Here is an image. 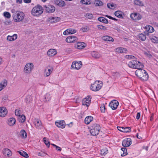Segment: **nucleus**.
<instances>
[{
    "label": "nucleus",
    "instance_id": "1",
    "mask_svg": "<svg viewBox=\"0 0 158 158\" xmlns=\"http://www.w3.org/2000/svg\"><path fill=\"white\" fill-rule=\"evenodd\" d=\"M135 75L142 80L146 81L148 80V76L147 73L144 70L139 69L135 72Z\"/></svg>",
    "mask_w": 158,
    "mask_h": 158
},
{
    "label": "nucleus",
    "instance_id": "2",
    "mask_svg": "<svg viewBox=\"0 0 158 158\" xmlns=\"http://www.w3.org/2000/svg\"><path fill=\"white\" fill-rule=\"evenodd\" d=\"M44 12V9L40 5H37L34 7L31 11V15L35 16L41 15Z\"/></svg>",
    "mask_w": 158,
    "mask_h": 158
},
{
    "label": "nucleus",
    "instance_id": "3",
    "mask_svg": "<svg viewBox=\"0 0 158 158\" xmlns=\"http://www.w3.org/2000/svg\"><path fill=\"white\" fill-rule=\"evenodd\" d=\"M25 17L24 14L21 11H17L13 15L14 21L15 22H22Z\"/></svg>",
    "mask_w": 158,
    "mask_h": 158
},
{
    "label": "nucleus",
    "instance_id": "4",
    "mask_svg": "<svg viewBox=\"0 0 158 158\" xmlns=\"http://www.w3.org/2000/svg\"><path fill=\"white\" fill-rule=\"evenodd\" d=\"M128 66L131 68L139 69L143 68V65L139 61L137 60H132L128 64Z\"/></svg>",
    "mask_w": 158,
    "mask_h": 158
},
{
    "label": "nucleus",
    "instance_id": "5",
    "mask_svg": "<svg viewBox=\"0 0 158 158\" xmlns=\"http://www.w3.org/2000/svg\"><path fill=\"white\" fill-rule=\"evenodd\" d=\"M102 85L103 83L102 81H96L91 84L90 89L93 91L96 92L101 89Z\"/></svg>",
    "mask_w": 158,
    "mask_h": 158
},
{
    "label": "nucleus",
    "instance_id": "6",
    "mask_svg": "<svg viewBox=\"0 0 158 158\" xmlns=\"http://www.w3.org/2000/svg\"><path fill=\"white\" fill-rule=\"evenodd\" d=\"M34 65L32 63H28L25 65L23 69L24 73L26 75L30 74L34 69Z\"/></svg>",
    "mask_w": 158,
    "mask_h": 158
},
{
    "label": "nucleus",
    "instance_id": "7",
    "mask_svg": "<svg viewBox=\"0 0 158 158\" xmlns=\"http://www.w3.org/2000/svg\"><path fill=\"white\" fill-rule=\"evenodd\" d=\"M90 129V131L91 135L95 136L99 134L100 127L99 125L95 124L91 126Z\"/></svg>",
    "mask_w": 158,
    "mask_h": 158
},
{
    "label": "nucleus",
    "instance_id": "8",
    "mask_svg": "<svg viewBox=\"0 0 158 158\" xmlns=\"http://www.w3.org/2000/svg\"><path fill=\"white\" fill-rule=\"evenodd\" d=\"M44 7L46 13H52L55 10V7L52 5H45Z\"/></svg>",
    "mask_w": 158,
    "mask_h": 158
},
{
    "label": "nucleus",
    "instance_id": "9",
    "mask_svg": "<svg viewBox=\"0 0 158 158\" xmlns=\"http://www.w3.org/2000/svg\"><path fill=\"white\" fill-rule=\"evenodd\" d=\"M81 66L82 64L81 61H75L72 63L71 67L74 69H79L81 68Z\"/></svg>",
    "mask_w": 158,
    "mask_h": 158
},
{
    "label": "nucleus",
    "instance_id": "10",
    "mask_svg": "<svg viewBox=\"0 0 158 158\" xmlns=\"http://www.w3.org/2000/svg\"><path fill=\"white\" fill-rule=\"evenodd\" d=\"M7 110L5 107H0V117H5L7 114Z\"/></svg>",
    "mask_w": 158,
    "mask_h": 158
},
{
    "label": "nucleus",
    "instance_id": "11",
    "mask_svg": "<svg viewBox=\"0 0 158 158\" xmlns=\"http://www.w3.org/2000/svg\"><path fill=\"white\" fill-rule=\"evenodd\" d=\"M77 38L75 36H69L66 39V41L68 43H73L77 41Z\"/></svg>",
    "mask_w": 158,
    "mask_h": 158
},
{
    "label": "nucleus",
    "instance_id": "12",
    "mask_svg": "<svg viewBox=\"0 0 158 158\" xmlns=\"http://www.w3.org/2000/svg\"><path fill=\"white\" fill-rule=\"evenodd\" d=\"M131 144V139L129 138L125 139L122 142V145L124 147H129Z\"/></svg>",
    "mask_w": 158,
    "mask_h": 158
},
{
    "label": "nucleus",
    "instance_id": "13",
    "mask_svg": "<svg viewBox=\"0 0 158 158\" xmlns=\"http://www.w3.org/2000/svg\"><path fill=\"white\" fill-rule=\"evenodd\" d=\"M130 17L134 20H138L141 18V15L136 13H132L130 15Z\"/></svg>",
    "mask_w": 158,
    "mask_h": 158
},
{
    "label": "nucleus",
    "instance_id": "14",
    "mask_svg": "<svg viewBox=\"0 0 158 158\" xmlns=\"http://www.w3.org/2000/svg\"><path fill=\"white\" fill-rule=\"evenodd\" d=\"M60 17H50L47 19V22L50 23H56L60 20Z\"/></svg>",
    "mask_w": 158,
    "mask_h": 158
},
{
    "label": "nucleus",
    "instance_id": "15",
    "mask_svg": "<svg viewBox=\"0 0 158 158\" xmlns=\"http://www.w3.org/2000/svg\"><path fill=\"white\" fill-rule=\"evenodd\" d=\"M119 103L116 100H114L111 101L109 104V106L113 110L116 109L118 106Z\"/></svg>",
    "mask_w": 158,
    "mask_h": 158
},
{
    "label": "nucleus",
    "instance_id": "16",
    "mask_svg": "<svg viewBox=\"0 0 158 158\" xmlns=\"http://www.w3.org/2000/svg\"><path fill=\"white\" fill-rule=\"evenodd\" d=\"M91 98L90 96H88L86 98H84L82 102V104L86 105L87 107L89 106Z\"/></svg>",
    "mask_w": 158,
    "mask_h": 158
},
{
    "label": "nucleus",
    "instance_id": "17",
    "mask_svg": "<svg viewBox=\"0 0 158 158\" xmlns=\"http://www.w3.org/2000/svg\"><path fill=\"white\" fill-rule=\"evenodd\" d=\"M53 2L55 4L60 7H63L66 5L65 2L62 0H54Z\"/></svg>",
    "mask_w": 158,
    "mask_h": 158
},
{
    "label": "nucleus",
    "instance_id": "18",
    "mask_svg": "<svg viewBox=\"0 0 158 158\" xmlns=\"http://www.w3.org/2000/svg\"><path fill=\"white\" fill-rule=\"evenodd\" d=\"M77 31L76 30L72 28L67 29L63 32L64 35H68L69 34H73L75 33Z\"/></svg>",
    "mask_w": 158,
    "mask_h": 158
},
{
    "label": "nucleus",
    "instance_id": "19",
    "mask_svg": "<svg viewBox=\"0 0 158 158\" xmlns=\"http://www.w3.org/2000/svg\"><path fill=\"white\" fill-rule=\"evenodd\" d=\"M85 44L84 43L79 42L75 44V47L78 49H82L85 47Z\"/></svg>",
    "mask_w": 158,
    "mask_h": 158
},
{
    "label": "nucleus",
    "instance_id": "20",
    "mask_svg": "<svg viewBox=\"0 0 158 158\" xmlns=\"http://www.w3.org/2000/svg\"><path fill=\"white\" fill-rule=\"evenodd\" d=\"M57 52L55 49H51L47 52V55L48 56H53L55 55Z\"/></svg>",
    "mask_w": 158,
    "mask_h": 158
},
{
    "label": "nucleus",
    "instance_id": "21",
    "mask_svg": "<svg viewBox=\"0 0 158 158\" xmlns=\"http://www.w3.org/2000/svg\"><path fill=\"white\" fill-rule=\"evenodd\" d=\"M56 125L60 128H63L65 126V123L64 121H60L59 122H56Z\"/></svg>",
    "mask_w": 158,
    "mask_h": 158
},
{
    "label": "nucleus",
    "instance_id": "22",
    "mask_svg": "<svg viewBox=\"0 0 158 158\" xmlns=\"http://www.w3.org/2000/svg\"><path fill=\"white\" fill-rule=\"evenodd\" d=\"M3 154L5 156H10L12 155L11 152L7 148L3 149L2 151Z\"/></svg>",
    "mask_w": 158,
    "mask_h": 158
},
{
    "label": "nucleus",
    "instance_id": "23",
    "mask_svg": "<svg viewBox=\"0 0 158 158\" xmlns=\"http://www.w3.org/2000/svg\"><path fill=\"white\" fill-rule=\"evenodd\" d=\"M115 51L118 53H125L127 52V50L126 48L120 47L116 48Z\"/></svg>",
    "mask_w": 158,
    "mask_h": 158
},
{
    "label": "nucleus",
    "instance_id": "24",
    "mask_svg": "<svg viewBox=\"0 0 158 158\" xmlns=\"http://www.w3.org/2000/svg\"><path fill=\"white\" fill-rule=\"evenodd\" d=\"M7 85V81L6 80H4L0 84V91L4 89Z\"/></svg>",
    "mask_w": 158,
    "mask_h": 158
},
{
    "label": "nucleus",
    "instance_id": "25",
    "mask_svg": "<svg viewBox=\"0 0 158 158\" xmlns=\"http://www.w3.org/2000/svg\"><path fill=\"white\" fill-rule=\"evenodd\" d=\"M15 119L13 118H11L8 120V124L10 126H13L15 124Z\"/></svg>",
    "mask_w": 158,
    "mask_h": 158
},
{
    "label": "nucleus",
    "instance_id": "26",
    "mask_svg": "<svg viewBox=\"0 0 158 158\" xmlns=\"http://www.w3.org/2000/svg\"><path fill=\"white\" fill-rule=\"evenodd\" d=\"M102 39L103 40L105 41L112 42H113L114 41V39L112 37L108 35H106L103 36L102 37Z\"/></svg>",
    "mask_w": 158,
    "mask_h": 158
},
{
    "label": "nucleus",
    "instance_id": "27",
    "mask_svg": "<svg viewBox=\"0 0 158 158\" xmlns=\"http://www.w3.org/2000/svg\"><path fill=\"white\" fill-rule=\"evenodd\" d=\"M17 38V35L16 34H14L12 36L8 35L7 36V40L10 41H13Z\"/></svg>",
    "mask_w": 158,
    "mask_h": 158
},
{
    "label": "nucleus",
    "instance_id": "28",
    "mask_svg": "<svg viewBox=\"0 0 158 158\" xmlns=\"http://www.w3.org/2000/svg\"><path fill=\"white\" fill-rule=\"evenodd\" d=\"M93 118L91 116H88L86 117L85 119V124H88L93 120Z\"/></svg>",
    "mask_w": 158,
    "mask_h": 158
},
{
    "label": "nucleus",
    "instance_id": "29",
    "mask_svg": "<svg viewBox=\"0 0 158 158\" xmlns=\"http://www.w3.org/2000/svg\"><path fill=\"white\" fill-rule=\"evenodd\" d=\"M52 69H50L48 68V67H47V69H45L44 70V73L46 76H49L52 73Z\"/></svg>",
    "mask_w": 158,
    "mask_h": 158
},
{
    "label": "nucleus",
    "instance_id": "30",
    "mask_svg": "<svg viewBox=\"0 0 158 158\" xmlns=\"http://www.w3.org/2000/svg\"><path fill=\"white\" fill-rule=\"evenodd\" d=\"M17 152L22 156L26 158H28L29 156L28 154L26 152L23 151H18Z\"/></svg>",
    "mask_w": 158,
    "mask_h": 158
},
{
    "label": "nucleus",
    "instance_id": "31",
    "mask_svg": "<svg viewBox=\"0 0 158 158\" xmlns=\"http://www.w3.org/2000/svg\"><path fill=\"white\" fill-rule=\"evenodd\" d=\"M146 30L149 33H152L154 31V29L153 28L149 25L145 27Z\"/></svg>",
    "mask_w": 158,
    "mask_h": 158
},
{
    "label": "nucleus",
    "instance_id": "32",
    "mask_svg": "<svg viewBox=\"0 0 158 158\" xmlns=\"http://www.w3.org/2000/svg\"><path fill=\"white\" fill-rule=\"evenodd\" d=\"M91 54L93 57L95 58H98L101 57L100 55L98 53L95 51L92 52Z\"/></svg>",
    "mask_w": 158,
    "mask_h": 158
},
{
    "label": "nucleus",
    "instance_id": "33",
    "mask_svg": "<svg viewBox=\"0 0 158 158\" xmlns=\"http://www.w3.org/2000/svg\"><path fill=\"white\" fill-rule=\"evenodd\" d=\"M94 3L96 6H102L103 5L102 2L99 0H95Z\"/></svg>",
    "mask_w": 158,
    "mask_h": 158
},
{
    "label": "nucleus",
    "instance_id": "34",
    "mask_svg": "<svg viewBox=\"0 0 158 158\" xmlns=\"http://www.w3.org/2000/svg\"><path fill=\"white\" fill-rule=\"evenodd\" d=\"M98 20L101 22L103 23H108V21L107 19H106L103 17H99L98 18Z\"/></svg>",
    "mask_w": 158,
    "mask_h": 158
},
{
    "label": "nucleus",
    "instance_id": "35",
    "mask_svg": "<svg viewBox=\"0 0 158 158\" xmlns=\"http://www.w3.org/2000/svg\"><path fill=\"white\" fill-rule=\"evenodd\" d=\"M150 39L152 41L155 43H158V38L153 36L152 37H150Z\"/></svg>",
    "mask_w": 158,
    "mask_h": 158
},
{
    "label": "nucleus",
    "instance_id": "36",
    "mask_svg": "<svg viewBox=\"0 0 158 158\" xmlns=\"http://www.w3.org/2000/svg\"><path fill=\"white\" fill-rule=\"evenodd\" d=\"M36 128H39L41 124V122L40 121L37 119L34 122Z\"/></svg>",
    "mask_w": 158,
    "mask_h": 158
},
{
    "label": "nucleus",
    "instance_id": "37",
    "mask_svg": "<svg viewBox=\"0 0 158 158\" xmlns=\"http://www.w3.org/2000/svg\"><path fill=\"white\" fill-rule=\"evenodd\" d=\"M20 135L22 138L25 139L27 137V135L25 130H22L20 132Z\"/></svg>",
    "mask_w": 158,
    "mask_h": 158
},
{
    "label": "nucleus",
    "instance_id": "38",
    "mask_svg": "<svg viewBox=\"0 0 158 158\" xmlns=\"http://www.w3.org/2000/svg\"><path fill=\"white\" fill-rule=\"evenodd\" d=\"M139 37V39L143 41L145 40L146 38V35L143 33L140 34Z\"/></svg>",
    "mask_w": 158,
    "mask_h": 158
},
{
    "label": "nucleus",
    "instance_id": "39",
    "mask_svg": "<svg viewBox=\"0 0 158 158\" xmlns=\"http://www.w3.org/2000/svg\"><path fill=\"white\" fill-rule=\"evenodd\" d=\"M44 100L45 101H48L51 99L50 94L49 93H47L44 95Z\"/></svg>",
    "mask_w": 158,
    "mask_h": 158
},
{
    "label": "nucleus",
    "instance_id": "40",
    "mask_svg": "<svg viewBox=\"0 0 158 158\" xmlns=\"http://www.w3.org/2000/svg\"><path fill=\"white\" fill-rule=\"evenodd\" d=\"M122 12L120 11H117L114 13L115 15L118 17L121 18L122 17Z\"/></svg>",
    "mask_w": 158,
    "mask_h": 158
},
{
    "label": "nucleus",
    "instance_id": "41",
    "mask_svg": "<svg viewBox=\"0 0 158 158\" xmlns=\"http://www.w3.org/2000/svg\"><path fill=\"white\" fill-rule=\"evenodd\" d=\"M80 2L83 4L89 5L90 4V0H81Z\"/></svg>",
    "mask_w": 158,
    "mask_h": 158
},
{
    "label": "nucleus",
    "instance_id": "42",
    "mask_svg": "<svg viewBox=\"0 0 158 158\" xmlns=\"http://www.w3.org/2000/svg\"><path fill=\"white\" fill-rule=\"evenodd\" d=\"M121 151L123 152V154L121 155V156H123L127 155V149L125 148H121Z\"/></svg>",
    "mask_w": 158,
    "mask_h": 158
},
{
    "label": "nucleus",
    "instance_id": "43",
    "mask_svg": "<svg viewBox=\"0 0 158 158\" xmlns=\"http://www.w3.org/2000/svg\"><path fill=\"white\" fill-rule=\"evenodd\" d=\"M108 152V150L106 149H102L101 151V154L102 155H105Z\"/></svg>",
    "mask_w": 158,
    "mask_h": 158
},
{
    "label": "nucleus",
    "instance_id": "44",
    "mask_svg": "<svg viewBox=\"0 0 158 158\" xmlns=\"http://www.w3.org/2000/svg\"><path fill=\"white\" fill-rule=\"evenodd\" d=\"M134 3L137 5L143 6V4L142 2L139 0H135L134 1Z\"/></svg>",
    "mask_w": 158,
    "mask_h": 158
},
{
    "label": "nucleus",
    "instance_id": "45",
    "mask_svg": "<svg viewBox=\"0 0 158 158\" xmlns=\"http://www.w3.org/2000/svg\"><path fill=\"white\" fill-rule=\"evenodd\" d=\"M4 17L7 19H9L11 17V15L10 13L7 12H5L3 13Z\"/></svg>",
    "mask_w": 158,
    "mask_h": 158
},
{
    "label": "nucleus",
    "instance_id": "46",
    "mask_svg": "<svg viewBox=\"0 0 158 158\" xmlns=\"http://www.w3.org/2000/svg\"><path fill=\"white\" fill-rule=\"evenodd\" d=\"M19 119L20 122H21L22 123H23L25 122L26 120L25 116L23 114L20 117Z\"/></svg>",
    "mask_w": 158,
    "mask_h": 158
},
{
    "label": "nucleus",
    "instance_id": "47",
    "mask_svg": "<svg viewBox=\"0 0 158 158\" xmlns=\"http://www.w3.org/2000/svg\"><path fill=\"white\" fill-rule=\"evenodd\" d=\"M89 30V28L87 26L83 27L81 29V30L83 32H86Z\"/></svg>",
    "mask_w": 158,
    "mask_h": 158
},
{
    "label": "nucleus",
    "instance_id": "48",
    "mask_svg": "<svg viewBox=\"0 0 158 158\" xmlns=\"http://www.w3.org/2000/svg\"><path fill=\"white\" fill-rule=\"evenodd\" d=\"M131 128L130 127H124L123 130V132H129L131 131Z\"/></svg>",
    "mask_w": 158,
    "mask_h": 158
},
{
    "label": "nucleus",
    "instance_id": "49",
    "mask_svg": "<svg viewBox=\"0 0 158 158\" xmlns=\"http://www.w3.org/2000/svg\"><path fill=\"white\" fill-rule=\"evenodd\" d=\"M97 27L99 29L105 30L106 29V27L101 25H98Z\"/></svg>",
    "mask_w": 158,
    "mask_h": 158
},
{
    "label": "nucleus",
    "instance_id": "50",
    "mask_svg": "<svg viewBox=\"0 0 158 158\" xmlns=\"http://www.w3.org/2000/svg\"><path fill=\"white\" fill-rule=\"evenodd\" d=\"M43 141L44 142L45 144L47 145V146H48V147H49L50 145V142L48 140H46V138L45 137H44L43 139Z\"/></svg>",
    "mask_w": 158,
    "mask_h": 158
},
{
    "label": "nucleus",
    "instance_id": "51",
    "mask_svg": "<svg viewBox=\"0 0 158 158\" xmlns=\"http://www.w3.org/2000/svg\"><path fill=\"white\" fill-rule=\"evenodd\" d=\"M101 110L102 112H104L105 110V105L103 104H102L100 107Z\"/></svg>",
    "mask_w": 158,
    "mask_h": 158
},
{
    "label": "nucleus",
    "instance_id": "52",
    "mask_svg": "<svg viewBox=\"0 0 158 158\" xmlns=\"http://www.w3.org/2000/svg\"><path fill=\"white\" fill-rule=\"evenodd\" d=\"M85 16L89 19H91L93 18L92 14L89 13H87L86 14Z\"/></svg>",
    "mask_w": 158,
    "mask_h": 158
},
{
    "label": "nucleus",
    "instance_id": "53",
    "mask_svg": "<svg viewBox=\"0 0 158 158\" xmlns=\"http://www.w3.org/2000/svg\"><path fill=\"white\" fill-rule=\"evenodd\" d=\"M20 110L16 109L15 111V114L16 115L20 116Z\"/></svg>",
    "mask_w": 158,
    "mask_h": 158
},
{
    "label": "nucleus",
    "instance_id": "54",
    "mask_svg": "<svg viewBox=\"0 0 158 158\" xmlns=\"http://www.w3.org/2000/svg\"><path fill=\"white\" fill-rule=\"evenodd\" d=\"M125 57L127 59H134L135 58V57L132 56L131 55H126L125 56Z\"/></svg>",
    "mask_w": 158,
    "mask_h": 158
},
{
    "label": "nucleus",
    "instance_id": "55",
    "mask_svg": "<svg viewBox=\"0 0 158 158\" xmlns=\"http://www.w3.org/2000/svg\"><path fill=\"white\" fill-rule=\"evenodd\" d=\"M4 24L6 25H10L11 24V22L9 20V21H6L4 22Z\"/></svg>",
    "mask_w": 158,
    "mask_h": 158
},
{
    "label": "nucleus",
    "instance_id": "56",
    "mask_svg": "<svg viewBox=\"0 0 158 158\" xmlns=\"http://www.w3.org/2000/svg\"><path fill=\"white\" fill-rule=\"evenodd\" d=\"M65 51L66 52L70 53L72 51V50L71 48H67L66 49Z\"/></svg>",
    "mask_w": 158,
    "mask_h": 158
},
{
    "label": "nucleus",
    "instance_id": "57",
    "mask_svg": "<svg viewBox=\"0 0 158 158\" xmlns=\"http://www.w3.org/2000/svg\"><path fill=\"white\" fill-rule=\"evenodd\" d=\"M124 127H117L118 129L120 131L123 132V130H124Z\"/></svg>",
    "mask_w": 158,
    "mask_h": 158
},
{
    "label": "nucleus",
    "instance_id": "58",
    "mask_svg": "<svg viewBox=\"0 0 158 158\" xmlns=\"http://www.w3.org/2000/svg\"><path fill=\"white\" fill-rule=\"evenodd\" d=\"M107 6L108 8L112 9V7H114V6L112 4H108Z\"/></svg>",
    "mask_w": 158,
    "mask_h": 158
},
{
    "label": "nucleus",
    "instance_id": "59",
    "mask_svg": "<svg viewBox=\"0 0 158 158\" xmlns=\"http://www.w3.org/2000/svg\"><path fill=\"white\" fill-rule=\"evenodd\" d=\"M38 155L40 156H44V153L43 152H37Z\"/></svg>",
    "mask_w": 158,
    "mask_h": 158
},
{
    "label": "nucleus",
    "instance_id": "60",
    "mask_svg": "<svg viewBox=\"0 0 158 158\" xmlns=\"http://www.w3.org/2000/svg\"><path fill=\"white\" fill-rule=\"evenodd\" d=\"M140 112H138L137 114V115L136 117V119H139L140 117Z\"/></svg>",
    "mask_w": 158,
    "mask_h": 158
},
{
    "label": "nucleus",
    "instance_id": "61",
    "mask_svg": "<svg viewBox=\"0 0 158 158\" xmlns=\"http://www.w3.org/2000/svg\"><path fill=\"white\" fill-rule=\"evenodd\" d=\"M56 150H58V151H60L61 150V148H60V147H59L57 145L56 147Z\"/></svg>",
    "mask_w": 158,
    "mask_h": 158
},
{
    "label": "nucleus",
    "instance_id": "62",
    "mask_svg": "<svg viewBox=\"0 0 158 158\" xmlns=\"http://www.w3.org/2000/svg\"><path fill=\"white\" fill-rule=\"evenodd\" d=\"M23 1L25 3H29L31 2V0H23Z\"/></svg>",
    "mask_w": 158,
    "mask_h": 158
},
{
    "label": "nucleus",
    "instance_id": "63",
    "mask_svg": "<svg viewBox=\"0 0 158 158\" xmlns=\"http://www.w3.org/2000/svg\"><path fill=\"white\" fill-rule=\"evenodd\" d=\"M136 136L137 137V138L139 139H142V137L141 136H139L138 133L137 134Z\"/></svg>",
    "mask_w": 158,
    "mask_h": 158
},
{
    "label": "nucleus",
    "instance_id": "64",
    "mask_svg": "<svg viewBox=\"0 0 158 158\" xmlns=\"http://www.w3.org/2000/svg\"><path fill=\"white\" fill-rule=\"evenodd\" d=\"M17 2H19V3H21L22 2V0H17Z\"/></svg>",
    "mask_w": 158,
    "mask_h": 158
}]
</instances>
